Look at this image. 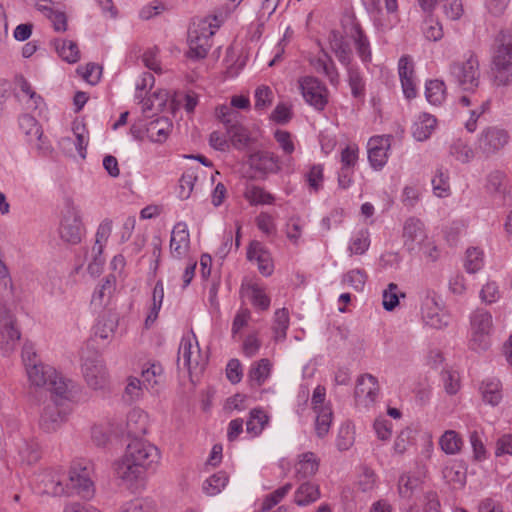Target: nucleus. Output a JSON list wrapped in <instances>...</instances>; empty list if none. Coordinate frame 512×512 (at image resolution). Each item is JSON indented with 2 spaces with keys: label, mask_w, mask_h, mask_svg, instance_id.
<instances>
[{
  "label": "nucleus",
  "mask_w": 512,
  "mask_h": 512,
  "mask_svg": "<svg viewBox=\"0 0 512 512\" xmlns=\"http://www.w3.org/2000/svg\"><path fill=\"white\" fill-rule=\"evenodd\" d=\"M392 138L391 135H377L368 140V161L374 170L379 171L386 165Z\"/></svg>",
  "instance_id": "ddd939ff"
},
{
  "label": "nucleus",
  "mask_w": 512,
  "mask_h": 512,
  "mask_svg": "<svg viewBox=\"0 0 512 512\" xmlns=\"http://www.w3.org/2000/svg\"><path fill=\"white\" fill-rule=\"evenodd\" d=\"M114 470L116 478L129 489L137 488L146 477V473L136 466L125 453L115 462Z\"/></svg>",
  "instance_id": "f8f14e48"
},
{
  "label": "nucleus",
  "mask_w": 512,
  "mask_h": 512,
  "mask_svg": "<svg viewBox=\"0 0 512 512\" xmlns=\"http://www.w3.org/2000/svg\"><path fill=\"white\" fill-rule=\"evenodd\" d=\"M92 476L93 466L88 460H74L66 474L68 496L76 495L86 500L92 499L95 495Z\"/></svg>",
  "instance_id": "f03ea898"
},
{
  "label": "nucleus",
  "mask_w": 512,
  "mask_h": 512,
  "mask_svg": "<svg viewBox=\"0 0 512 512\" xmlns=\"http://www.w3.org/2000/svg\"><path fill=\"white\" fill-rule=\"evenodd\" d=\"M20 336L13 313L0 303V344L6 345L7 350L12 349Z\"/></svg>",
  "instance_id": "4468645a"
},
{
  "label": "nucleus",
  "mask_w": 512,
  "mask_h": 512,
  "mask_svg": "<svg viewBox=\"0 0 512 512\" xmlns=\"http://www.w3.org/2000/svg\"><path fill=\"white\" fill-rule=\"evenodd\" d=\"M242 293L251 301L254 307L267 310L270 306V298L264 287L257 283H251L242 287Z\"/></svg>",
  "instance_id": "c85d7f7f"
},
{
  "label": "nucleus",
  "mask_w": 512,
  "mask_h": 512,
  "mask_svg": "<svg viewBox=\"0 0 512 512\" xmlns=\"http://www.w3.org/2000/svg\"><path fill=\"white\" fill-rule=\"evenodd\" d=\"M66 421V412L57 401L49 402L43 409L39 426L46 433L56 432Z\"/></svg>",
  "instance_id": "6ab92c4d"
},
{
  "label": "nucleus",
  "mask_w": 512,
  "mask_h": 512,
  "mask_svg": "<svg viewBox=\"0 0 512 512\" xmlns=\"http://www.w3.org/2000/svg\"><path fill=\"white\" fill-rule=\"evenodd\" d=\"M104 247V244H99L97 242L92 246L88 255L89 263L87 268L91 275H98L102 270L105 263V258L103 256Z\"/></svg>",
  "instance_id": "49530a36"
},
{
  "label": "nucleus",
  "mask_w": 512,
  "mask_h": 512,
  "mask_svg": "<svg viewBox=\"0 0 512 512\" xmlns=\"http://www.w3.org/2000/svg\"><path fill=\"white\" fill-rule=\"evenodd\" d=\"M484 264L483 252L478 248H468L466 251L464 267L468 273L478 272Z\"/></svg>",
  "instance_id": "3c124183"
},
{
  "label": "nucleus",
  "mask_w": 512,
  "mask_h": 512,
  "mask_svg": "<svg viewBox=\"0 0 512 512\" xmlns=\"http://www.w3.org/2000/svg\"><path fill=\"white\" fill-rule=\"evenodd\" d=\"M491 330L492 315L483 309L476 310L471 316V349L477 352L487 350L491 345Z\"/></svg>",
  "instance_id": "1a4fd4ad"
},
{
  "label": "nucleus",
  "mask_w": 512,
  "mask_h": 512,
  "mask_svg": "<svg viewBox=\"0 0 512 512\" xmlns=\"http://www.w3.org/2000/svg\"><path fill=\"white\" fill-rule=\"evenodd\" d=\"M506 175L500 170L491 171L487 175L486 190L491 194H502L505 191Z\"/></svg>",
  "instance_id": "864d4df0"
},
{
  "label": "nucleus",
  "mask_w": 512,
  "mask_h": 512,
  "mask_svg": "<svg viewBox=\"0 0 512 512\" xmlns=\"http://www.w3.org/2000/svg\"><path fill=\"white\" fill-rule=\"evenodd\" d=\"M226 131L232 145L237 149L245 148L251 141L248 129L241 125L238 120L229 125Z\"/></svg>",
  "instance_id": "f704fd0d"
},
{
  "label": "nucleus",
  "mask_w": 512,
  "mask_h": 512,
  "mask_svg": "<svg viewBox=\"0 0 512 512\" xmlns=\"http://www.w3.org/2000/svg\"><path fill=\"white\" fill-rule=\"evenodd\" d=\"M379 392L378 380L371 374L361 375L355 387V400L358 405L370 406L376 400Z\"/></svg>",
  "instance_id": "a211bd4d"
},
{
  "label": "nucleus",
  "mask_w": 512,
  "mask_h": 512,
  "mask_svg": "<svg viewBox=\"0 0 512 512\" xmlns=\"http://www.w3.org/2000/svg\"><path fill=\"white\" fill-rule=\"evenodd\" d=\"M426 99L432 105H440L446 96V86L441 80H430L426 83Z\"/></svg>",
  "instance_id": "a19ab883"
},
{
  "label": "nucleus",
  "mask_w": 512,
  "mask_h": 512,
  "mask_svg": "<svg viewBox=\"0 0 512 512\" xmlns=\"http://www.w3.org/2000/svg\"><path fill=\"white\" fill-rule=\"evenodd\" d=\"M29 382L36 388H45L61 399L69 396L71 381L65 380L57 371L42 362L26 370Z\"/></svg>",
  "instance_id": "7ed1b4c3"
},
{
  "label": "nucleus",
  "mask_w": 512,
  "mask_h": 512,
  "mask_svg": "<svg viewBox=\"0 0 512 512\" xmlns=\"http://www.w3.org/2000/svg\"><path fill=\"white\" fill-rule=\"evenodd\" d=\"M217 26L206 20L199 21L198 24H194L188 32V44L189 50L187 57L190 59H203L207 56L208 51L212 46V36L215 33Z\"/></svg>",
  "instance_id": "6e6552de"
},
{
  "label": "nucleus",
  "mask_w": 512,
  "mask_h": 512,
  "mask_svg": "<svg viewBox=\"0 0 512 512\" xmlns=\"http://www.w3.org/2000/svg\"><path fill=\"white\" fill-rule=\"evenodd\" d=\"M148 423L147 413L139 408H134L127 415L126 432L135 438L143 436L147 432Z\"/></svg>",
  "instance_id": "393cba45"
},
{
  "label": "nucleus",
  "mask_w": 512,
  "mask_h": 512,
  "mask_svg": "<svg viewBox=\"0 0 512 512\" xmlns=\"http://www.w3.org/2000/svg\"><path fill=\"white\" fill-rule=\"evenodd\" d=\"M289 326V312L286 308L278 309L274 315L275 340L281 341L286 337V330Z\"/></svg>",
  "instance_id": "8fccbe9b"
},
{
  "label": "nucleus",
  "mask_w": 512,
  "mask_h": 512,
  "mask_svg": "<svg viewBox=\"0 0 512 512\" xmlns=\"http://www.w3.org/2000/svg\"><path fill=\"white\" fill-rule=\"evenodd\" d=\"M405 297L404 293H399L398 285L389 283L387 288L382 293L383 308L387 311H392L399 304V297Z\"/></svg>",
  "instance_id": "6e6d98bb"
},
{
  "label": "nucleus",
  "mask_w": 512,
  "mask_h": 512,
  "mask_svg": "<svg viewBox=\"0 0 512 512\" xmlns=\"http://www.w3.org/2000/svg\"><path fill=\"white\" fill-rule=\"evenodd\" d=\"M480 391L483 401L491 406H496L502 400L501 382L496 378H489L482 382Z\"/></svg>",
  "instance_id": "c756f323"
},
{
  "label": "nucleus",
  "mask_w": 512,
  "mask_h": 512,
  "mask_svg": "<svg viewBox=\"0 0 512 512\" xmlns=\"http://www.w3.org/2000/svg\"><path fill=\"white\" fill-rule=\"evenodd\" d=\"M55 48L59 56L68 63H75L80 58V52L75 42L70 40H56Z\"/></svg>",
  "instance_id": "79ce46f5"
},
{
  "label": "nucleus",
  "mask_w": 512,
  "mask_h": 512,
  "mask_svg": "<svg viewBox=\"0 0 512 512\" xmlns=\"http://www.w3.org/2000/svg\"><path fill=\"white\" fill-rule=\"evenodd\" d=\"M433 193L440 198L448 197L450 195V183L448 171L443 168H437L434 177L432 178Z\"/></svg>",
  "instance_id": "ea45409f"
},
{
  "label": "nucleus",
  "mask_w": 512,
  "mask_h": 512,
  "mask_svg": "<svg viewBox=\"0 0 512 512\" xmlns=\"http://www.w3.org/2000/svg\"><path fill=\"white\" fill-rule=\"evenodd\" d=\"M197 179V176L193 171H186L183 173L179 180V191L178 196L182 200H186L190 197L195 181Z\"/></svg>",
  "instance_id": "69168bd1"
},
{
  "label": "nucleus",
  "mask_w": 512,
  "mask_h": 512,
  "mask_svg": "<svg viewBox=\"0 0 512 512\" xmlns=\"http://www.w3.org/2000/svg\"><path fill=\"white\" fill-rule=\"evenodd\" d=\"M117 326L118 320L116 315H103L98 319L95 326V335L101 339H109L114 334Z\"/></svg>",
  "instance_id": "c03bdc74"
},
{
  "label": "nucleus",
  "mask_w": 512,
  "mask_h": 512,
  "mask_svg": "<svg viewBox=\"0 0 512 512\" xmlns=\"http://www.w3.org/2000/svg\"><path fill=\"white\" fill-rule=\"evenodd\" d=\"M19 125L21 130L28 137V142L31 144H35L37 149H40L41 146L39 142L42 138V130L36 119L28 114H25L20 117Z\"/></svg>",
  "instance_id": "7c9ffc66"
},
{
  "label": "nucleus",
  "mask_w": 512,
  "mask_h": 512,
  "mask_svg": "<svg viewBox=\"0 0 512 512\" xmlns=\"http://www.w3.org/2000/svg\"><path fill=\"white\" fill-rule=\"evenodd\" d=\"M450 75L455 83L465 91H473L479 85V60L474 52L469 51L463 61L450 65Z\"/></svg>",
  "instance_id": "423d86ee"
},
{
  "label": "nucleus",
  "mask_w": 512,
  "mask_h": 512,
  "mask_svg": "<svg viewBox=\"0 0 512 512\" xmlns=\"http://www.w3.org/2000/svg\"><path fill=\"white\" fill-rule=\"evenodd\" d=\"M327 41L330 52L335 55L341 64L348 66L352 51L344 36L339 31L332 30L328 35Z\"/></svg>",
  "instance_id": "5701e85b"
},
{
  "label": "nucleus",
  "mask_w": 512,
  "mask_h": 512,
  "mask_svg": "<svg viewBox=\"0 0 512 512\" xmlns=\"http://www.w3.org/2000/svg\"><path fill=\"white\" fill-rule=\"evenodd\" d=\"M450 155L453 156L457 161L466 164L473 160L475 157L476 149L473 150L466 142L461 139H457L450 146Z\"/></svg>",
  "instance_id": "37998d69"
},
{
  "label": "nucleus",
  "mask_w": 512,
  "mask_h": 512,
  "mask_svg": "<svg viewBox=\"0 0 512 512\" xmlns=\"http://www.w3.org/2000/svg\"><path fill=\"white\" fill-rule=\"evenodd\" d=\"M207 363L208 357L202 353L195 334L184 335L178 348V369L186 370L192 379L204 371Z\"/></svg>",
  "instance_id": "20e7f679"
},
{
  "label": "nucleus",
  "mask_w": 512,
  "mask_h": 512,
  "mask_svg": "<svg viewBox=\"0 0 512 512\" xmlns=\"http://www.w3.org/2000/svg\"><path fill=\"white\" fill-rule=\"evenodd\" d=\"M171 129V121L167 117H160L147 124L146 133L151 141L162 143L168 138Z\"/></svg>",
  "instance_id": "a878e982"
},
{
  "label": "nucleus",
  "mask_w": 512,
  "mask_h": 512,
  "mask_svg": "<svg viewBox=\"0 0 512 512\" xmlns=\"http://www.w3.org/2000/svg\"><path fill=\"white\" fill-rule=\"evenodd\" d=\"M354 427L351 423H344L338 432L336 446L340 451H346L352 447L355 441Z\"/></svg>",
  "instance_id": "603ef678"
},
{
  "label": "nucleus",
  "mask_w": 512,
  "mask_h": 512,
  "mask_svg": "<svg viewBox=\"0 0 512 512\" xmlns=\"http://www.w3.org/2000/svg\"><path fill=\"white\" fill-rule=\"evenodd\" d=\"M83 233L80 210L71 199H66L58 227L59 237L65 243L76 245L81 242Z\"/></svg>",
  "instance_id": "39448f33"
},
{
  "label": "nucleus",
  "mask_w": 512,
  "mask_h": 512,
  "mask_svg": "<svg viewBox=\"0 0 512 512\" xmlns=\"http://www.w3.org/2000/svg\"><path fill=\"white\" fill-rule=\"evenodd\" d=\"M248 164L251 169L263 175L276 174L281 170L279 156L270 151L260 150L250 154Z\"/></svg>",
  "instance_id": "2eb2a0df"
},
{
  "label": "nucleus",
  "mask_w": 512,
  "mask_h": 512,
  "mask_svg": "<svg viewBox=\"0 0 512 512\" xmlns=\"http://www.w3.org/2000/svg\"><path fill=\"white\" fill-rule=\"evenodd\" d=\"M359 160V147L355 143L348 144L341 151V166L347 168H355Z\"/></svg>",
  "instance_id": "338daca9"
},
{
  "label": "nucleus",
  "mask_w": 512,
  "mask_h": 512,
  "mask_svg": "<svg viewBox=\"0 0 512 512\" xmlns=\"http://www.w3.org/2000/svg\"><path fill=\"white\" fill-rule=\"evenodd\" d=\"M190 250V234L184 222H178L170 238V255L175 259H184Z\"/></svg>",
  "instance_id": "aec40b11"
},
{
  "label": "nucleus",
  "mask_w": 512,
  "mask_h": 512,
  "mask_svg": "<svg viewBox=\"0 0 512 512\" xmlns=\"http://www.w3.org/2000/svg\"><path fill=\"white\" fill-rule=\"evenodd\" d=\"M255 109L264 110L271 106L274 98L273 90L266 85H261L255 90Z\"/></svg>",
  "instance_id": "052dcab7"
},
{
  "label": "nucleus",
  "mask_w": 512,
  "mask_h": 512,
  "mask_svg": "<svg viewBox=\"0 0 512 512\" xmlns=\"http://www.w3.org/2000/svg\"><path fill=\"white\" fill-rule=\"evenodd\" d=\"M439 445L446 454L455 455L460 452L463 440L456 431L447 430L440 437Z\"/></svg>",
  "instance_id": "c9c22d12"
},
{
  "label": "nucleus",
  "mask_w": 512,
  "mask_h": 512,
  "mask_svg": "<svg viewBox=\"0 0 512 512\" xmlns=\"http://www.w3.org/2000/svg\"><path fill=\"white\" fill-rule=\"evenodd\" d=\"M267 414L260 408H255L250 411V417L246 423V430L252 436H258L263 431L265 425L268 423Z\"/></svg>",
  "instance_id": "4c0bfd02"
},
{
  "label": "nucleus",
  "mask_w": 512,
  "mask_h": 512,
  "mask_svg": "<svg viewBox=\"0 0 512 512\" xmlns=\"http://www.w3.org/2000/svg\"><path fill=\"white\" fill-rule=\"evenodd\" d=\"M115 277L108 275L105 277L101 284L96 288L92 296V302L102 305L106 297H110L115 289Z\"/></svg>",
  "instance_id": "09e8293b"
},
{
  "label": "nucleus",
  "mask_w": 512,
  "mask_h": 512,
  "mask_svg": "<svg viewBox=\"0 0 512 512\" xmlns=\"http://www.w3.org/2000/svg\"><path fill=\"white\" fill-rule=\"evenodd\" d=\"M83 375L88 386L94 390L104 389L108 383L107 371L98 358L86 359L82 365Z\"/></svg>",
  "instance_id": "dca6fc26"
},
{
  "label": "nucleus",
  "mask_w": 512,
  "mask_h": 512,
  "mask_svg": "<svg viewBox=\"0 0 512 512\" xmlns=\"http://www.w3.org/2000/svg\"><path fill=\"white\" fill-rule=\"evenodd\" d=\"M423 322L434 329H442L449 323V316L440 307L433 290L425 289L419 294Z\"/></svg>",
  "instance_id": "9d476101"
},
{
  "label": "nucleus",
  "mask_w": 512,
  "mask_h": 512,
  "mask_svg": "<svg viewBox=\"0 0 512 512\" xmlns=\"http://www.w3.org/2000/svg\"><path fill=\"white\" fill-rule=\"evenodd\" d=\"M274 139L285 156H290L295 151L294 137L290 132L277 129L274 132Z\"/></svg>",
  "instance_id": "13d9d810"
},
{
  "label": "nucleus",
  "mask_w": 512,
  "mask_h": 512,
  "mask_svg": "<svg viewBox=\"0 0 512 512\" xmlns=\"http://www.w3.org/2000/svg\"><path fill=\"white\" fill-rule=\"evenodd\" d=\"M244 198L251 205H269L275 201V197L266 191L263 187L250 184L247 185L244 191Z\"/></svg>",
  "instance_id": "473e14b6"
},
{
  "label": "nucleus",
  "mask_w": 512,
  "mask_h": 512,
  "mask_svg": "<svg viewBox=\"0 0 512 512\" xmlns=\"http://www.w3.org/2000/svg\"><path fill=\"white\" fill-rule=\"evenodd\" d=\"M229 477L226 472L219 471L203 483V491L208 496H215L219 494L227 485Z\"/></svg>",
  "instance_id": "e433bc0d"
},
{
  "label": "nucleus",
  "mask_w": 512,
  "mask_h": 512,
  "mask_svg": "<svg viewBox=\"0 0 512 512\" xmlns=\"http://www.w3.org/2000/svg\"><path fill=\"white\" fill-rule=\"evenodd\" d=\"M348 83L354 98H362L365 95V84L360 72L350 67L348 69Z\"/></svg>",
  "instance_id": "0e129e2a"
},
{
  "label": "nucleus",
  "mask_w": 512,
  "mask_h": 512,
  "mask_svg": "<svg viewBox=\"0 0 512 512\" xmlns=\"http://www.w3.org/2000/svg\"><path fill=\"white\" fill-rule=\"evenodd\" d=\"M509 132L499 126H487L479 133L475 149L476 152L488 159L499 154L510 142Z\"/></svg>",
  "instance_id": "0eeeda50"
},
{
  "label": "nucleus",
  "mask_w": 512,
  "mask_h": 512,
  "mask_svg": "<svg viewBox=\"0 0 512 512\" xmlns=\"http://www.w3.org/2000/svg\"><path fill=\"white\" fill-rule=\"evenodd\" d=\"M369 246V232L368 230L361 229L352 236L348 250L350 251L351 254L362 255L368 250Z\"/></svg>",
  "instance_id": "de8ad7c7"
},
{
  "label": "nucleus",
  "mask_w": 512,
  "mask_h": 512,
  "mask_svg": "<svg viewBox=\"0 0 512 512\" xmlns=\"http://www.w3.org/2000/svg\"><path fill=\"white\" fill-rule=\"evenodd\" d=\"M163 368L160 364H151L141 373L142 382L145 387L154 388L162 379Z\"/></svg>",
  "instance_id": "e2e57ef3"
},
{
  "label": "nucleus",
  "mask_w": 512,
  "mask_h": 512,
  "mask_svg": "<svg viewBox=\"0 0 512 512\" xmlns=\"http://www.w3.org/2000/svg\"><path fill=\"white\" fill-rule=\"evenodd\" d=\"M66 480V473L60 470L51 469L45 471L41 475V484L43 485V492L53 496H68Z\"/></svg>",
  "instance_id": "412c9836"
},
{
  "label": "nucleus",
  "mask_w": 512,
  "mask_h": 512,
  "mask_svg": "<svg viewBox=\"0 0 512 512\" xmlns=\"http://www.w3.org/2000/svg\"><path fill=\"white\" fill-rule=\"evenodd\" d=\"M319 497L318 487L311 483H303L296 491L295 502L299 506H306Z\"/></svg>",
  "instance_id": "a18cd8bd"
},
{
  "label": "nucleus",
  "mask_w": 512,
  "mask_h": 512,
  "mask_svg": "<svg viewBox=\"0 0 512 512\" xmlns=\"http://www.w3.org/2000/svg\"><path fill=\"white\" fill-rule=\"evenodd\" d=\"M367 274L362 269H353L343 275V283L349 285L356 291H361L366 283Z\"/></svg>",
  "instance_id": "680f3d73"
},
{
  "label": "nucleus",
  "mask_w": 512,
  "mask_h": 512,
  "mask_svg": "<svg viewBox=\"0 0 512 512\" xmlns=\"http://www.w3.org/2000/svg\"><path fill=\"white\" fill-rule=\"evenodd\" d=\"M75 147L81 158L86 157V148L89 142V133L84 124L74 123Z\"/></svg>",
  "instance_id": "5fc2aeb1"
},
{
  "label": "nucleus",
  "mask_w": 512,
  "mask_h": 512,
  "mask_svg": "<svg viewBox=\"0 0 512 512\" xmlns=\"http://www.w3.org/2000/svg\"><path fill=\"white\" fill-rule=\"evenodd\" d=\"M249 261H256L259 272L264 276L273 273L274 265L270 252L259 241H252L247 250Z\"/></svg>",
  "instance_id": "4be33fe9"
},
{
  "label": "nucleus",
  "mask_w": 512,
  "mask_h": 512,
  "mask_svg": "<svg viewBox=\"0 0 512 512\" xmlns=\"http://www.w3.org/2000/svg\"><path fill=\"white\" fill-rule=\"evenodd\" d=\"M123 431L118 428H114L109 422L95 424L91 428V440L99 447L105 446L110 439L111 434H121Z\"/></svg>",
  "instance_id": "72a5a7b5"
},
{
  "label": "nucleus",
  "mask_w": 512,
  "mask_h": 512,
  "mask_svg": "<svg viewBox=\"0 0 512 512\" xmlns=\"http://www.w3.org/2000/svg\"><path fill=\"white\" fill-rule=\"evenodd\" d=\"M299 90L305 100L311 106L319 109L320 106V81L314 76H302L298 79Z\"/></svg>",
  "instance_id": "b1692460"
},
{
  "label": "nucleus",
  "mask_w": 512,
  "mask_h": 512,
  "mask_svg": "<svg viewBox=\"0 0 512 512\" xmlns=\"http://www.w3.org/2000/svg\"><path fill=\"white\" fill-rule=\"evenodd\" d=\"M290 489H291V485L286 484V485L276 489L272 493L268 494L262 502L261 510L268 511V510L272 509L275 505H277L287 495V493L290 491Z\"/></svg>",
  "instance_id": "774afa93"
},
{
  "label": "nucleus",
  "mask_w": 512,
  "mask_h": 512,
  "mask_svg": "<svg viewBox=\"0 0 512 512\" xmlns=\"http://www.w3.org/2000/svg\"><path fill=\"white\" fill-rule=\"evenodd\" d=\"M437 121L433 115L422 113L412 127L413 137L417 141L427 140L436 127Z\"/></svg>",
  "instance_id": "bb28decb"
},
{
  "label": "nucleus",
  "mask_w": 512,
  "mask_h": 512,
  "mask_svg": "<svg viewBox=\"0 0 512 512\" xmlns=\"http://www.w3.org/2000/svg\"><path fill=\"white\" fill-rule=\"evenodd\" d=\"M404 245L409 252H416L427 240L424 223L415 217L408 218L403 227Z\"/></svg>",
  "instance_id": "f3484780"
},
{
  "label": "nucleus",
  "mask_w": 512,
  "mask_h": 512,
  "mask_svg": "<svg viewBox=\"0 0 512 512\" xmlns=\"http://www.w3.org/2000/svg\"><path fill=\"white\" fill-rule=\"evenodd\" d=\"M143 382L136 377H129L124 391V399L128 402H136L143 397Z\"/></svg>",
  "instance_id": "4d7b16f0"
},
{
  "label": "nucleus",
  "mask_w": 512,
  "mask_h": 512,
  "mask_svg": "<svg viewBox=\"0 0 512 512\" xmlns=\"http://www.w3.org/2000/svg\"><path fill=\"white\" fill-rule=\"evenodd\" d=\"M296 473L302 478L313 475L318 469L316 456L312 452H306L299 456L295 465Z\"/></svg>",
  "instance_id": "58836bf2"
},
{
  "label": "nucleus",
  "mask_w": 512,
  "mask_h": 512,
  "mask_svg": "<svg viewBox=\"0 0 512 512\" xmlns=\"http://www.w3.org/2000/svg\"><path fill=\"white\" fill-rule=\"evenodd\" d=\"M19 456L23 462L27 464L35 463L40 458L38 444L23 440L18 447Z\"/></svg>",
  "instance_id": "bf43d9fd"
},
{
  "label": "nucleus",
  "mask_w": 512,
  "mask_h": 512,
  "mask_svg": "<svg viewBox=\"0 0 512 512\" xmlns=\"http://www.w3.org/2000/svg\"><path fill=\"white\" fill-rule=\"evenodd\" d=\"M125 454L145 473L156 466L160 460L158 448L141 440H134L128 444Z\"/></svg>",
  "instance_id": "9b49d317"
},
{
  "label": "nucleus",
  "mask_w": 512,
  "mask_h": 512,
  "mask_svg": "<svg viewBox=\"0 0 512 512\" xmlns=\"http://www.w3.org/2000/svg\"><path fill=\"white\" fill-rule=\"evenodd\" d=\"M492 73L497 86H507L512 78V31H501L492 50Z\"/></svg>",
  "instance_id": "f257e3e1"
},
{
  "label": "nucleus",
  "mask_w": 512,
  "mask_h": 512,
  "mask_svg": "<svg viewBox=\"0 0 512 512\" xmlns=\"http://www.w3.org/2000/svg\"><path fill=\"white\" fill-rule=\"evenodd\" d=\"M271 363L268 359L263 358L255 362L248 373V379L252 387H260L270 376Z\"/></svg>",
  "instance_id": "2f4dec72"
},
{
  "label": "nucleus",
  "mask_w": 512,
  "mask_h": 512,
  "mask_svg": "<svg viewBox=\"0 0 512 512\" xmlns=\"http://www.w3.org/2000/svg\"><path fill=\"white\" fill-rule=\"evenodd\" d=\"M350 37L354 42L355 49L357 51L358 56L362 59L363 62H368L371 60V48L368 37L365 35L364 31L360 27L359 24L354 23L350 32Z\"/></svg>",
  "instance_id": "cd10ccee"
}]
</instances>
